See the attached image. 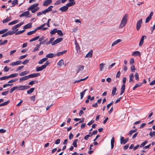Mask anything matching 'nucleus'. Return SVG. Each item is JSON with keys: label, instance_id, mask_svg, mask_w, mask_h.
I'll return each instance as SVG.
<instances>
[{"label": "nucleus", "instance_id": "f257e3e1", "mask_svg": "<svg viewBox=\"0 0 155 155\" xmlns=\"http://www.w3.org/2000/svg\"><path fill=\"white\" fill-rule=\"evenodd\" d=\"M127 17L128 15L125 14L121 20L120 24L119 26V29L122 28L126 25L127 22Z\"/></svg>", "mask_w": 155, "mask_h": 155}, {"label": "nucleus", "instance_id": "f03ea898", "mask_svg": "<svg viewBox=\"0 0 155 155\" xmlns=\"http://www.w3.org/2000/svg\"><path fill=\"white\" fill-rule=\"evenodd\" d=\"M50 63L48 61H47L44 64L40 67L37 66L36 68V70L38 72L43 70L45 68L46 66H48Z\"/></svg>", "mask_w": 155, "mask_h": 155}, {"label": "nucleus", "instance_id": "7ed1b4c3", "mask_svg": "<svg viewBox=\"0 0 155 155\" xmlns=\"http://www.w3.org/2000/svg\"><path fill=\"white\" fill-rule=\"evenodd\" d=\"M145 145V141H144L140 145L139 149V151L141 153L142 152H145V147H144Z\"/></svg>", "mask_w": 155, "mask_h": 155}, {"label": "nucleus", "instance_id": "20e7f679", "mask_svg": "<svg viewBox=\"0 0 155 155\" xmlns=\"http://www.w3.org/2000/svg\"><path fill=\"white\" fill-rule=\"evenodd\" d=\"M30 87V86L29 85H20L17 87V90L23 91L26 89H27Z\"/></svg>", "mask_w": 155, "mask_h": 155}, {"label": "nucleus", "instance_id": "39448f33", "mask_svg": "<svg viewBox=\"0 0 155 155\" xmlns=\"http://www.w3.org/2000/svg\"><path fill=\"white\" fill-rule=\"evenodd\" d=\"M142 22V18L140 19L137 21L136 24V28L137 31L139 30L141 27Z\"/></svg>", "mask_w": 155, "mask_h": 155}, {"label": "nucleus", "instance_id": "423d86ee", "mask_svg": "<svg viewBox=\"0 0 155 155\" xmlns=\"http://www.w3.org/2000/svg\"><path fill=\"white\" fill-rule=\"evenodd\" d=\"M53 8V6L52 5L50 6L47 8L43 11L44 14L45 15L46 13L50 12L52 10V8Z\"/></svg>", "mask_w": 155, "mask_h": 155}, {"label": "nucleus", "instance_id": "0eeeda50", "mask_svg": "<svg viewBox=\"0 0 155 155\" xmlns=\"http://www.w3.org/2000/svg\"><path fill=\"white\" fill-rule=\"evenodd\" d=\"M63 38H60L57 39L52 43V45H54L58 43L61 42L63 40Z\"/></svg>", "mask_w": 155, "mask_h": 155}, {"label": "nucleus", "instance_id": "6e6552de", "mask_svg": "<svg viewBox=\"0 0 155 155\" xmlns=\"http://www.w3.org/2000/svg\"><path fill=\"white\" fill-rule=\"evenodd\" d=\"M128 140V138L124 139V138L123 137L121 136L120 138V143L121 144H124L127 142Z\"/></svg>", "mask_w": 155, "mask_h": 155}, {"label": "nucleus", "instance_id": "1a4fd4ad", "mask_svg": "<svg viewBox=\"0 0 155 155\" xmlns=\"http://www.w3.org/2000/svg\"><path fill=\"white\" fill-rule=\"evenodd\" d=\"M22 61L20 60H18L15 62H13L10 64V65L15 66L21 64Z\"/></svg>", "mask_w": 155, "mask_h": 155}, {"label": "nucleus", "instance_id": "9d476101", "mask_svg": "<svg viewBox=\"0 0 155 155\" xmlns=\"http://www.w3.org/2000/svg\"><path fill=\"white\" fill-rule=\"evenodd\" d=\"M40 75V74L39 73H34L28 75V78H33L35 77H37L39 76Z\"/></svg>", "mask_w": 155, "mask_h": 155}, {"label": "nucleus", "instance_id": "9b49d317", "mask_svg": "<svg viewBox=\"0 0 155 155\" xmlns=\"http://www.w3.org/2000/svg\"><path fill=\"white\" fill-rule=\"evenodd\" d=\"M141 54L138 51H136L133 52L132 54V55L134 56H138L140 57Z\"/></svg>", "mask_w": 155, "mask_h": 155}, {"label": "nucleus", "instance_id": "f8f14e48", "mask_svg": "<svg viewBox=\"0 0 155 155\" xmlns=\"http://www.w3.org/2000/svg\"><path fill=\"white\" fill-rule=\"evenodd\" d=\"M52 2L51 0H46L45 1L43 4V5L44 6H47L50 5Z\"/></svg>", "mask_w": 155, "mask_h": 155}, {"label": "nucleus", "instance_id": "ddd939ff", "mask_svg": "<svg viewBox=\"0 0 155 155\" xmlns=\"http://www.w3.org/2000/svg\"><path fill=\"white\" fill-rule=\"evenodd\" d=\"M153 15V12H151L150 15L146 18V23L148 22L151 19Z\"/></svg>", "mask_w": 155, "mask_h": 155}, {"label": "nucleus", "instance_id": "4468645a", "mask_svg": "<svg viewBox=\"0 0 155 155\" xmlns=\"http://www.w3.org/2000/svg\"><path fill=\"white\" fill-rule=\"evenodd\" d=\"M39 9V7H37L35 8H32V9L30 8L28 9V10H31L32 13H35Z\"/></svg>", "mask_w": 155, "mask_h": 155}, {"label": "nucleus", "instance_id": "2eb2a0df", "mask_svg": "<svg viewBox=\"0 0 155 155\" xmlns=\"http://www.w3.org/2000/svg\"><path fill=\"white\" fill-rule=\"evenodd\" d=\"M68 7L66 5L60 8L59 10L61 11L62 12H65L68 10Z\"/></svg>", "mask_w": 155, "mask_h": 155}, {"label": "nucleus", "instance_id": "dca6fc26", "mask_svg": "<svg viewBox=\"0 0 155 155\" xmlns=\"http://www.w3.org/2000/svg\"><path fill=\"white\" fill-rule=\"evenodd\" d=\"M84 69V66L82 65H79L77 67V73L80 71H82Z\"/></svg>", "mask_w": 155, "mask_h": 155}, {"label": "nucleus", "instance_id": "f3484780", "mask_svg": "<svg viewBox=\"0 0 155 155\" xmlns=\"http://www.w3.org/2000/svg\"><path fill=\"white\" fill-rule=\"evenodd\" d=\"M18 28H19V27L17 25H15L12 28V29L13 31L15 32V34L18 31Z\"/></svg>", "mask_w": 155, "mask_h": 155}, {"label": "nucleus", "instance_id": "a211bd4d", "mask_svg": "<svg viewBox=\"0 0 155 155\" xmlns=\"http://www.w3.org/2000/svg\"><path fill=\"white\" fill-rule=\"evenodd\" d=\"M93 51L92 50H91L86 55V58H91L92 56Z\"/></svg>", "mask_w": 155, "mask_h": 155}, {"label": "nucleus", "instance_id": "6ab92c4d", "mask_svg": "<svg viewBox=\"0 0 155 155\" xmlns=\"http://www.w3.org/2000/svg\"><path fill=\"white\" fill-rule=\"evenodd\" d=\"M129 77H130L129 82L130 83L134 82V80H133V79L134 78V74H133L132 73L130 74L129 75Z\"/></svg>", "mask_w": 155, "mask_h": 155}, {"label": "nucleus", "instance_id": "aec40b11", "mask_svg": "<svg viewBox=\"0 0 155 155\" xmlns=\"http://www.w3.org/2000/svg\"><path fill=\"white\" fill-rule=\"evenodd\" d=\"M56 55V54H54L53 53H50L49 54L47 55L46 56V57L47 58H52L54 57Z\"/></svg>", "mask_w": 155, "mask_h": 155}, {"label": "nucleus", "instance_id": "412c9836", "mask_svg": "<svg viewBox=\"0 0 155 155\" xmlns=\"http://www.w3.org/2000/svg\"><path fill=\"white\" fill-rule=\"evenodd\" d=\"M29 71H26L22 72L19 74V75L21 76H23L26 75L29 73Z\"/></svg>", "mask_w": 155, "mask_h": 155}, {"label": "nucleus", "instance_id": "4be33fe9", "mask_svg": "<svg viewBox=\"0 0 155 155\" xmlns=\"http://www.w3.org/2000/svg\"><path fill=\"white\" fill-rule=\"evenodd\" d=\"M114 137H112L111 140V149H112L114 147Z\"/></svg>", "mask_w": 155, "mask_h": 155}, {"label": "nucleus", "instance_id": "5701e85b", "mask_svg": "<svg viewBox=\"0 0 155 155\" xmlns=\"http://www.w3.org/2000/svg\"><path fill=\"white\" fill-rule=\"evenodd\" d=\"M32 24L31 23H29L25 25L23 27L24 29L30 28L31 27Z\"/></svg>", "mask_w": 155, "mask_h": 155}, {"label": "nucleus", "instance_id": "b1692460", "mask_svg": "<svg viewBox=\"0 0 155 155\" xmlns=\"http://www.w3.org/2000/svg\"><path fill=\"white\" fill-rule=\"evenodd\" d=\"M144 36V35H143L142 36L141 38V39L139 43V46H142L143 44Z\"/></svg>", "mask_w": 155, "mask_h": 155}, {"label": "nucleus", "instance_id": "393cba45", "mask_svg": "<svg viewBox=\"0 0 155 155\" xmlns=\"http://www.w3.org/2000/svg\"><path fill=\"white\" fill-rule=\"evenodd\" d=\"M121 91L120 93V95H122L124 93L125 90V84H123L121 88Z\"/></svg>", "mask_w": 155, "mask_h": 155}, {"label": "nucleus", "instance_id": "a878e982", "mask_svg": "<svg viewBox=\"0 0 155 155\" xmlns=\"http://www.w3.org/2000/svg\"><path fill=\"white\" fill-rule=\"evenodd\" d=\"M121 41V40L120 39H118L117 40L114 41L113 43L111 45V46H113L114 45H115L116 44H118V43H119Z\"/></svg>", "mask_w": 155, "mask_h": 155}, {"label": "nucleus", "instance_id": "bb28decb", "mask_svg": "<svg viewBox=\"0 0 155 155\" xmlns=\"http://www.w3.org/2000/svg\"><path fill=\"white\" fill-rule=\"evenodd\" d=\"M142 83H139L138 84H136L133 88V90H135L136 88L140 87L142 84Z\"/></svg>", "mask_w": 155, "mask_h": 155}, {"label": "nucleus", "instance_id": "cd10ccee", "mask_svg": "<svg viewBox=\"0 0 155 155\" xmlns=\"http://www.w3.org/2000/svg\"><path fill=\"white\" fill-rule=\"evenodd\" d=\"M11 19V17L7 18L2 21L3 23H4L10 21Z\"/></svg>", "mask_w": 155, "mask_h": 155}, {"label": "nucleus", "instance_id": "c85d7f7f", "mask_svg": "<svg viewBox=\"0 0 155 155\" xmlns=\"http://www.w3.org/2000/svg\"><path fill=\"white\" fill-rule=\"evenodd\" d=\"M18 74L17 73H15V74H12L8 76V78H13L14 77H15L18 76Z\"/></svg>", "mask_w": 155, "mask_h": 155}, {"label": "nucleus", "instance_id": "c756f323", "mask_svg": "<svg viewBox=\"0 0 155 155\" xmlns=\"http://www.w3.org/2000/svg\"><path fill=\"white\" fill-rule=\"evenodd\" d=\"M35 90V88L34 87H32L30 88L29 90L27 91V94H30L34 91Z\"/></svg>", "mask_w": 155, "mask_h": 155}, {"label": "nucleus", "instance_id": "7c9ffc66", "mask_svg": "<svg viewBox=\"0 0 155 155\" xmlns=\"http://www.w3.org/2000/svg\"><path fill=\"white\" fill-rule=\"evenodd\" d=\"M29 78H28V75H27V76H24L23 77H22L20 78L19 80H20V81H25L26 80H27Z\"/></svg>", "mask_w": 155, "mask_h": 155}, {"label": "nucleus", "instance_id": "2f4dec72", "mask_svg": "<svg viewBox=\"0 0 155 155\" xmlns=\"http://www.w3.org/2000/svg\"><path fill=\"white\" fill-rule=\"evenodd\" d=\"M66 51H67L66 50L63 51L58 52L56 54V55H57V56H60V55H62L63 54L65 53Z\"/></svg>", "mask_w": 155, "mask_h": 155}, {"label": "nucleus", "instance_id": "473e14b6", "mask_svg": "<svg viewBox=\"0 0 155 155\" xmlns=\"http://www.w3.org/2000/svg\"><path fill=\"white\" fill-rule=\"evenodd\" d=\"M19 21L18 20H15L11 22H9L8 23V25H14V24H16V23H18Z\"/></svg>", "mask_w": 155, "mask_h": 155}, {"label": "nucleus", "instance_id": "72a5a7b5", "mask_svg": "<svg viewBox=\"0 0 155 155\" xmlns=\"http://www.w3.org/2000/svg\"><path fill=\"white\" fill-rule=\"evenodd\" d=\"M75 4V2H72L68 3L66 5L67 6V7L68 8L69 7L71 6L72 5H74Z\"/></svg>", "mask_w": 155, "mask_h": 155}, {"label": "nucleus", "instance_id": "f704fd0d", "mask_svg": "<svg viewBox=\"0 0 155 155\" xmlns=\"http://www.w3.org/2000/svg\"><path fill=\"white\" fill-rule=\"evenodd\" d=\"M42 29V30H45L48 29V28H43L41 25L40 26L37 27L35 29L37 31V30Z\"/></svg>", "mask_w": 155, "mask_h": 155}, {"label": "nucleus", "instance_id": "c9c22d12", "mask_svg": "<svg viewBox=\"0 0 155 155\" xmlns=\"http://www.w3.org/2000/svg\"><path fill=\"white\" fill-rule=\"evenodd\" d=\"M117 91L116 87H114L112 92L111 95L112 96H114L115 94V93Z\"/></svg>", "mask_w": 155, "mask_h": 155}, {"label": "nucleus", "instance_id": "e433bc0d", "mask_svg": "<svg viewBox=\"0 0 155 155\" xmlns=\"http://www.w3.org/2000/svg\"><path fill=\"white\" fill-rule=\"evenodd\" d=\"M10 101L9 100H8L0 104V107L4 106L7 105L10 102Z\"/></svg>", "mask_w": 155, "mask_h": 155}, {"label": "nucleus", "instance_id": "4c0bfd02", "mask_svg": "<svg viewBox=\"0 0 155 155\" xmlns=\"http://www.w3.org/2000/svg\"><path fill=\"white\" fill-rule=\"evenodd\" d=\"M57 64L58 65L60 66H61L63 65H64V60L62 59H61L58 62Z\"/></svg>", "mask_w": 155, "mask_h": 155}, {"label": "nucleus", "instance_id": "58836bf2", "mask_svg": "<svg viewBox=\"0 0 155 155\" xmlns=\"http://www.w3.org/2000/svg\"><path fill=\"white\" fill-rule=\"evenodd\" d=\"M78 141V140L77 139L74 140V141H73L72 143V145L74 147H77V143Z\"/></svg>", "mask_w": 155, "mask_h": 155}, {"label": "nucleus", "instance_id": "ea45409f", "mask_svg": "<svg viewBox=\"0 0 155 155\" xmlns=\"http://www.w3.org/2000/svg\"><path fill=\"white\" fill-rule=\"evenodd\" d=\"M105 65V64L101 63L99 65V69L100 71H102L103 70L104 68V66Z\"/></svg>", "mask_w": 155, "mask_h": 155}, {"label": "nucleus", "instance_id": "a19ab883", "mask_svg": "<svg viewBox=\"0 0 155 155\" xmlns=\"http://www.w3.org/2000/svg\"><path fill=\"white\" fill-rule=\"evenodd\" d=\"M39 5V4L38 3H36L32 5L29 8H30L31 9H32V8H35V7H38L37 6Z\"/></svg>", "mask_w": 155, "mask_h": 155}, {"label": "nucleus", "instance_id": "79ce46f5", "mask_svg": "<svg viewBox=\"0 0 155 155\" xmlns=\"http://www.w3.org/2000/svg\"><path fill=\"white\" fill-rule=\"evenodd\" d=\"M36 32V31L35 29L33 31H31L28 32L27 33V35H31L34 34Z\"/></svg>", "mask_w": 155, "mask_h": 155}, {"label": "nucleus", "instance_id": "37998d69", "mask_svg": "<svg viewBox=\"0 0 155 155\" xmlns=\"http://www.w3.org/2000/svg\"><path fill=\"white\" fill-rule=\"evenodd\" d=\"M8 29L6 28L0 31V34H4L6 32L8 31Z\"/></svg>", "mask_w": 155, "mask_h": 155}, {"label": "nucleus", "instance_id": "c03bdc74", "mask_svg": "<svg viewBox=\"0 0 155 155\" xmlns=\"http://www.w3.org/2000/svg\"><path fill=\"white\" fill-rule=\"evenodd\" d=\"M48 59H42L38 61V63L40 64H42L43 63L46 61Z\"/></svg>", "mask_w": 155, "mask_h": 155}, {"label": "nucleus", "instance_id": "a18cd8bd", "mask_svg": "<svg viewBox=\"0 0 155 155\" xmlns=\"http://www.w3.org/2000/svg\"><path fill=\"white\" fill-rule=\"evenodd\" d=\"M39 36H37L36 37H35L30 39V40H29V41L30 42H32V41H35L37 39H39Z\"/></svg>", "mask_w": 155, "mask_h": 155}, {"label": "nucleus", "instance_id": "49530a36", "mask_svg": "<svg viewBox=\"0 0 155 155\" xmlns=\"http://www.w3.org/2000/svg\"><path fill=\"white\" fill-rule=\"evenodd\" d=\"M18 3V0H14L13 1V2L12 3V6L14 7L15 5L17 4Z\"/></svg>", "mask_w": 155, "mask_h": 155}, {"label": "nucleus", "instance_id": "de8ad7c7", "mask_svg": "<svg viewBox=\"0 0 155 155\" xmlns=\"http://www.w3.org/2000/svg\"><path fill=\"white\" fill-rule=\"evenodd\" d=\"M40 45H36V46L35 48H34V49L33 50V51L35 52L36 51L38 50L39 48H40Z\"/></svg>", "mask_w": 155, "mask_h": 155}, {"label": "nucleus", "instance_id": "09e8293b", "mask_svg": "<svg viewBox=\"0 0 155 155\" xmlns=\"http://www.w3.org/2000/svg\"><path fill=\"white\" fill-rule=\"evenodd\" d=\"M25 31V30H23L21 31H18L17 32H16L15 33V35H19L20 34H21L23 33Z\"/></svg>", "mask_w": 155, "mask_h": 155}, {"label": "nucleus", "instance_id": "8fccbe9b", "mask_svg": "<svg viewBox=\"0 0 155 155\" xmlns=\"http://www.w3.org/2000/svg\"><path fill=\"white\" fill-rule=\"evenodd\" d=\"M57 28H54L53 30L51 31L50 32V34L51 35H54V34L57 31Z\"/></svg>", "mask_w": 155, "mask_h": 155}, {"label": "nucleus", "instance_id": "3c124183", "mask_svg": "<svg viewBox=\"0 0 155 155\" xmlns=\"http://www.w3.org/2000/svg\"><path fill=\"white\" fill-rule=\"evenodd\" d=\"M17 90V86L13 87L11 88L10 90V92L12 93L15 90Z\"/></svg>", "mask_w": 155, "mask_h": 155}, {"label": "nucleus", "instance_id": "603ef678", "mask_svg": "<svg viewBox=\"0 0 155 155\" xmlns=\"http://www.w3.org/2000/svg\"><path fill=\"white\" fill-rule=\"evenodd\" d=\"M137 130V129L135 130H132L130 131L129 134L130 135H131L133 133H135L136 132Z\"/></svg>", "mask_w": 155, "mask_h": 155}, {"label": "nucleus", "instance_id": "864d4df0", "mask_svg": "<svg viewBox=\"0 0 155 155\" xmlns=\"http://www.w3.org/2000/svg\"><path fill=\"white\" fill-rule=\"evenodd\" d=\"M57 32L58 35L60 36H62L63 35V33L61 30H57Z\"/></svg>", "mask_w": 155, "mask_h": 155}, {"label": "nucleus", "instance_id": "5fc2aeb1", "mask_svg": "<svg viewBox=\"0 0 155 155\" xmlns=\"http://www.w3.org/2000/svg\"><path fill=\"white\" fill-rule=\"evenodd\" d=\"M6 32L7 33L8 35H12L15 33V32L13 31H8V32L7 31Z\"/></svg>", "mask_w": 155, "mask_h": 155}, {"label": "nucleus", "instance_id": "6e6d98bb", "mask_svg": "<svg viewBox=\"0 0 155 155\" xmlns=\"http://www.w3.org/2000/svg\"><path fill=\"white\" fill-rule=\"evenodd\" d=\"M75 42H76V44H75L76 49V50H77V51H78L80 50V47H79V45L78 43H77V41H75Z\"/></svg>", "mask_w": 155, "mask_h": 155}, {"label": "nucleus", "instance_id": "4d7b16f0", "mask_svg": "<svg viewBox=\"0 0 155 155\" xmlns=\"http://www.w3.org/2000/svg\"><path fill=\"white\" fill-rule=\"evenodd\" d=\"M8 78V76H4L0 78V80L2 81Z\"/></svg>", "mask_w": 155, "mask_h": 155}, {"label": "nucleus", "instance_id": "13d9d810", "mask_svg": "<svg viewBox=\"0 0 155 155\" xmlns=\"http://www.w3.org/2000/svg\"><path fill=\"white\" fill-rule=\"evenodd\" d=\"M30 100L33 101H34L35 100V95H33L30 97Z\"/></svg>", "mask_w": 155, "mask_h": 155}, {"label": "nucleus", "instance_id": "bf43d9fd", "mask_svg": "<svg viewBox=\"0 0 155 155\" xmlns=\"http://www.w3.org/2000/svg\"><path fill=\"white\" fill-rule=\"evenodd\" d=\"M29 12L28 11L25 12L23 13L24 16L26 17L29 14Z\"/></svg>", "mask_w": 155, "mask_h": 155}, {"label": "nucleus", "instance_id": "052dcab7", "mask_svg": "<svg viewBox=\"0 0 155 155\" xmlns=\"http://www.w3.org/2000/svg\"><path fill=\"white\" fill-rule=\"evenodd\" d=\"M113 101H112L110 104H108L107 105V110H108L110 106L113 104Z\"/></svg>", "mask_w": 155, "mask_h": 155}, {"label": "nucleus", "instance_id": "680f3d73", "mask_svg": "<svg viewBox=\"0 0 155 155\" xmlns=\"http://www.w3.org/2000/svg\"><path fill=\"white\" fill-rule=\"evenodd\" d=\"M134 77H135V79L136 80H139V75L137 73H135L134 75Z\"/></svg>", "mask_w": 155, "mask_h": 155}, {"label": "nucleus", "instance_id": "e2e57ef3", "mask_svg": "<svg viewBox=\"0 0 155 155\" xmlns=\"http://www.w3.org/2000/svg\"><path fill=\"white\" fill-rule=\"evenodd\" d=\"M8 92L9 91H8L2 92V95H6L8 94Z\"/></svg>", "mask_w": 155, "mask_h": 155}, {"label": "nucleus", "instance_id": "0e129e2a", "mask_svg": "<svg viewBox=\"0 0 155 155\" xmlns=\"http://www.w3.org/2000/svg\"><path fill=\"white\" fill-rule=\"evenodd\" d=\"M29 61V60L26 59L22 63V64H26L28 63Z\"/></svg>", "mask_w": 155, "mask_h": 155}, {"label": "nucleus", "instance_id": "69168bd1", "mask_svg": "<svg viewBox=\"0 0 155 155\" xmlns=\"http://www.w3.org/2000/svg\"><path fill=\"white\" fill-rule=\"evenodd\" d=\"M8 42L7 40H5L3 41H2L1 43V45H2L6 44Z\"/></svg>", "mask_w": 155, "mask_h": 155}, {"label": "nucleus", "instance_id": "338daca9", "mask_svg": "<svg viewBox=\"0 0 155 155\" xmlns=\"http://www.w3.org/2000/svg\"><path fill=\"white\" fill-rule=\"evenodd\" d=\"M35 82V81H32L30 82H29L28 83L29 85H33L34 84Z\"/></svg>", "mask_w": 155, "mask_h": 155}, {"label": "nucleus", "instance_id": "774afa93", "mask_svg": "<svg viewBox=\"0 0 155 155\" xmlns=\"http://www.w3.org/2000/svg\"><path fill=\"white\" fill-rule=\"evenodd\" d=\"M126 81V77H124L123 78L122 80V83L123 84H125V83Z\"/></svg>", "mask_w": 155, "mask_h": 155}]
</instances>
